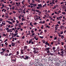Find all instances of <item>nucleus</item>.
<instances>
[{
    "label": "nucleus",
    "mask_w": 66,
    "mask_h": 66,
    "mask_svg": "<svg viewBox=\"0 0 66 66\" xmlns=\"http://www.w3.org/2000/svg\"><path fill=\"white\" fill-rule=\"evenodd\" d=\"M16 5H17V6H19V5H18V3H16Z\"/></svg>",
    "instance_id": "obj_36"
},
{
    "label": "nucleus",
    "mask_w": 66,
    "mask_h": 66,
    "mask_svg": "<svg viewBox=\"0 0 66 66\" xmlns=\"http://www.w3.org/2000/svg\"><path fill=\"white\" fill-rule=\"evenodd\" d=\"M6 51L7 52V53H8L9 52V50H6Z\"/></svg>",
    "instance_id": "obj_32"
},
{
    "label": "nucleus",
    "mask_w": 66,
    "mask_h": 66,
    "mask_svg": "<svg viewBox=\"0 0 66 66\" xmlns=\"http://www.w3.org/2000/svg\"><path fill=\"white\" fill-rule=\"evenodd\" d=\"M64 44V43H63V42H61V45H63Z\"/></svg>",
    "instance_id": "obj_58"
},
{
    "label": "nucleus",
    "mask_w": 66,
    "mask_h": 66,
    "mask_svg": "<svg viewBox=\"0 0 66 66\" xmlns=\"http://www.w3.org/2000/svg\"><path fill=\"white\" fill-rule=\"evenodd\" d=\"M44 32H45V33L46 32H47V30H44Z\"/></svg>",
    "instance_id": "obj_40"
},
{
    "label": "nucleus",
    "mask_w": 66,
    "mask_h": 66,
    "mask_svg": "<svg viewBox=\"0 0 66 66\" xmlns=\"http://www.w3.org/2000/svg\"><path fill=\"white\" fill-rule=\"evenodd\" d=\"M29 26H31L32 27H33V25L32 24V23L30 22V24H29Z\"/></svg>",
    "instance_id": "obj_17"
},
{
    "label": "nucleus",
    "mask_w": 66,
    "mask_h": 66,
    "mask_svg": "<svg viewBox=\"0 0 66 66\" xmlns=\"http://www.w3.org/2000/svg\"><path fill=\"white\" fill-rule=\"evenodd\" d=\"M57 23L59 24H60V23H61V22H60V21H59V22H57Z\"/></svg>",
    "instance_id": "obj_42"
},
{
    "label": "nucleus",
    "mask_w": 66,
    "mask_h": 66,
    "mask_svg": "<svg viewBox=\"0 0 66 66\" xmlns=\"http://www.w3.org/2000/svg\"><path fill=\"white\" fill-rule=\"evenodd\" d=\"M27 51L28 52H29L30 51V50H29V49H27Z\"/></svg>",
    "instance_id": "obj_63"
},
{
    "label": "nucleus",
    "mask_w": 66,
    "mask_h": 66,
    "mask_svg": "<svg viewBox=\"0 0 66 66\" xmlns=\"http://www.w3.org/2000/svg\"><path fill=\"white\" fill-rule=\"evenodd\" d=\"M48 59V61H51V58L50 57H49V58Z\"/></svg>",
    "instance_id": "obj_22"
},
{
    "label": "nucleus",
    "mask_w": 66,
    "mask_h": 66,
    "mask_svg": "<svg viewBox=\"0 0 66 66\" xmlns=\"http://www.w3.org/2000/svg\"><path fill=\"white\" fill-rule=\"evenodd\" d=\"M6 30H9V29L8 28H6Z\"/></svg>",
    "instance_id": "obj_53"
},
{
    "label": "nucleus",
    "mask_w": 66,
    "mask_h": 66,
    "mask_svg": "<svg viewBox=\"0 0 66 66\" xmlns=\"http://www.w3.org/2000/svg\"><path fill=\"white\" fill-rule=\"evenodd\" d=\"M16 54L17 55L19 54V52L18 51H17Z\"/></svg>",
    "instance_id": "obj_51"
},
{
    "label": "nucleus",
    "mask_w": 66,
    "mask_h": 66,
    "mask_svg": "<svg viewBox=\"0 0 66 66\" xmlns=\"http://www.w3.org/2000/svg\"><path fill=\"white\" fill-rule=\"evenodd\" d=\"M20 40H19V41H18V43L19 44H20Z\"/></svg>",
    "instance_id": "obj_44"
},
{
    "label": "nucleus",
    "mask_w": 66,
    "mask_h": 66,
    "mask_svg": "<svg viewBox=\"0 0 66 66\" xmlns=\"http://www.w3.org/2000/svg\"><path fill=\"white\" fill-rule=\"evenodd\" d=\"M32 39L30 40L29 41V42H28V44H30L32 42Z\"/></svg>",
    "instance_id": "obj_6"
},
{
    "label": "nucleus",
    "mask_w": 66,
    "mask_h": 66,
    "mask_svg": "<svg viewBox=\"0 0 66 66\" xmlns=\"http://www.w3.org/2000/svg\"><path fill=\"white\" fill-rule=\"evenodd\" d=\"M21 51V53L22 54H23V50L21 49L20 50Z\"/></svg>",
    "instance_id": "obj_7"
},
{
    "label": "nucleus",
    "mask_w": 66,
    "mask_h": 66,
    "mask_svg": "<svg viewBox=\"0 0 66 66\" xmlns=\"http://www.w3.org/2000/svg\"><path fill=\"white\" fill-rule=\"evenodd\" d=\"M11 62L12 63L15 62H16V60H11Z\"/></svg>",
    "instance_id": "obj_9"
},
{
    "label": "nucleus",
    "mask_w": 66,
    "mask_h": 66,
    "mask_svg": "<svg viewBox=\"0 0 66 66\" xmlns=\"http://www.w3.org/2000/svg\"><path fill=\"white\" fill-rule=\"evenodd\" d=\"M61 53H60L59 52H58V54H59L61 55V56H63V54H61Z\"/></svg>",
    "instance_id": "obj_15"
},
{
    "label": "nucleus",
    "mask_w": 66,
    "mask_h": 66,
    "mask_svg": "<svg viewBox=\"0 0 66 66\" xmlns=\"http://www.w3.org/2000/svg\"><path fill=\"white\" fill-rule=\"evenodd\" d=\"M2 52H5L6 51V50L4 48H2Z\"/></svg>",
    "instance_id": "obj_10"
},
{
    "label": "nucleus",
    "mask_w": 66,
    "mask_h": 66,
    "mask_svg": "<svg viewBox=\"0 0 66 66\" xmlns=\"http://www.w3.org/2000/svg\"><path fill=\"white\" fill-rule=\"evenodd\" d=\"M24 56H25V57L26 58H23V59H24L25 60H28L29 59V56H27V55H24Z\"/></svg>",
    "instance_id": "obj_1"
},
{
    "label": "nucleus",
    "mask_w": 66,
    "mask_h": 66,
    "mask_svg": "<svg viewBox=\"0 0 66 66\" xmlns=\"http://www.w3.org/2000/svg\"><path fill=\"white\" fill-rule=\"evenodd\" d=\"M46 51V52H47V53H49V52H50V51L49 50H46L45 51Z\"/></svg>",
    "instance_id": "obj_18"
},
{
    "label": "nucleus",
    "mask_w": 66,
    "mask_h": 66,
    "mask_svg": "<svg viewBox=\"0 0 66 66\" xmlns=\"http://www.w3.org/2000/svg\"><path fill=\"white\" fill-rule=\"evenodd\" d=\"M8 23L11 25H13V23L11 22H10L9 21Z\"/></svg>",
    "instance_id": "obj_13"
},
{
    "label": "nucleus",
    "mask_w": 66,
    "mask_h": 66,
    "mask_svg": "<svg viewBox=\"0 0 66 66\" xmlns=\"http://www.w3.org/2000/svg\"><path fill=\"white\" fill-rule=\"evenodd\" d=\"M16 60L15 59V58L12 57L11 58V60Z\"/></svg>",
    "instance_id": "obj_5"
},
{
    "label": "nucleus",
    "mask_w": 66,
    "mask_h": 66,
    "mask_svg": "<svg viewBox=\"0 0 66 66\" xmlns=\"http://www.w3.org/2000/svg\"><path fill=\"white\" fill-rule=\"evenodd\" d=\"M31 44H32V45L34 44H35L34 43V42H31Z\"/></svg>",
    "instance_id": "obj_35"
},
{
    "label": "nucleus",
    "mask_w": 66,
    "mask_h": 66,
    "mask_svg": "<svg viewBox=\"0 0 66 66\" xmlns=\"http://www.w3.org/2000/svg\"><path fill=\"white\" fill-rule=\"evenodd\" d=\"M38 65H39V66H41V64H38Z\"/></svg>",
    "instance_id": "obj_64"
},
{
    "label": "nucleus",
    "mask_w": 66,
    "mask_h": 66,
    "mask_svg": "<svg viewBox=\"0 0 66 66\" xmlns=\"http://www.w3.org/2000/svg\"><path fill=\"white\" fill-rule=\"evenodd\" d=\"M50 49V47L46 48H45V51H46L49 50Z\"/></svg>",
    "instance_id": "obj_3"
},
{
    "label": "nucleus",
    "mask_w": 66,
    "mask_h": 66,
    "mask_svg": "<svg viewBox=\"0 0 66 66\" xmlns=\"http://www.w3.org/2000/svg\"><path fill=\"white\" fill-rule=\"evenodd\" d=\"M37 52L36 51V50H34V51H33V52L34 53H36V52Z\"/></svg>",
    "instance_id": "obj_28"
},
{
    "label": "nucleus",
    "mask_w": 66,
    "mask_h": 66,
    "mask_svg": "<svg viewBox=\"0 0 66 66\" xmlns=\"http://www.w3.org/2000/svg\"><path fill=\"white\" fill-rule=\"evenodd\" d=\"M30 5L31 6V5H32V6H36V5L35 4H32L31 3V4H30Z\"/></svg>",
    "instance_id": "obj_12"
},
{
    "label": "nucleus",
    "mask_w": 66,
    "mask_h": 66,
    "mask_svg": "<svg viewBox=\"0 0 66 66\" xmlns=\"http://www.w3.org/2000/svg\"><path fill=\"white\" fill-rule=\"evenodd\" d=\"M43 60H45V61L46 60V59L45 58H43Z\"/></svg>",
    "instance_id": "obj_56"
},
{
    "label": "nucleus",
    "mask_w": 66,
    "mask_h": 66,
    "mask_svg": "<svg viewBox=\"0 0 66 66\" xmlns=\"http://www.w3.org/2000/svg\"><path fill=\"white\" fill-rule=\"evenodd\" d=\"M61 33H60V34H63V31H61Z\"/></svg>",
    "instance_id": "obj_41"
},
{
    "label": "nucleus",
    "mask_w": 66,
    "mask_h": 66,
    "mask_svg": "<svg viewBox=\"0 0 66 66\" xmlns=\"http://www.w3.org/2000/svg\"><path fill=\"white\" fill-rule=\"evenodd\" d=\"M33 24L34 25H36L37 24V23H33Z\"/></svg>",
    "instance_id": "obj_43"
},
{
    "label": "nucleus",
    "mask_w": 66,
    "mask_h": 66,
    "mask_svg": "<svg viewBox=\"0 0 66 66\" xmlns=\"http://www.w3.org/2000/svg\"><path fill=\"white\" fill-rule=\"evenodd\" d=\"M12 55V53H11L10 54H9V56H10L11 55Z\"/></svg>",
    "instance_id": "obj_30"
},
{
    "label": "nucleus",
    "mask_w": 66,
    "mask_h": 66,
    "mask_svg": "<svg viewBox=\"0 0 66 66\" xmlns=\"http://www.w3.org/2000/svg\"><path fill=\"white\" fill-rule=\"evenodd\" d=\"M61 39H63V38H64V37H63V36L62 35H61Z\"/></svg>",
    "instance_id": "obj_20"
},
{
    "label": "nucleus",
    "mask_w": 66,
    "mask_h": 66,
    "mask_svg": "<svg viewBox=\"0 0 66 66\" xmlns=\"http://www.w3.org/2000/svg\"><path fill=\"white\" fill-rule=\"evenodd\" d=\"M61 53V54H63L64 53L63 52V51L61 52V53Z\"/></svg>",
    "instance_id": "obj_25"
},
{
    "label": "nucleus",
    "mask_w": 66,
    "mask_h": 66,
    "mask_svg": "<svg viewBox=\"0 0 66 66\" xmlns=\"http://www.w3.org/2000/svg\"><path fill=\"white\" fill-rule=\"evenodd\" d=\"M44 66V65L43 64H41V66Z\"/></svg>",
    "instance_id": "obj_60"
},
{
    "label": "nucleus",
    "mask_w": 66,
    "mask_h": 66,
    "mask_svg": "<svg viewBox=\"0 0 66 66\" xmlns=\"http://www.w3.org/2000/svg\"><path fill=\"white\" fill-rule=\"evenodd\" d=\"M39 37L41 38H42V39H43V37H41V36H39Z\"/></svg>",
    "instance_id": "obj_34"
},
{
    "label": "nucleus",
    "mask_w": 66,
    "mask_h": 66,
    "mask_svg": "<svg viewBox=\"0 0 66 66\" xmlns=\"http://www.w3.org/2000/svg\"><path fill=\"white\" fill-rule=\"evenodd\" d=\"M57 50H58V51H60V48L59 47V46H58L57 47Z\"/></svg>",
    "instance_id": "obj_23"
},
{
    "label": "nucleus",
    "mask_w": 66,
    "mask_h": 66,
    "mask_svg": "<svg viewBox=\"0 0 66 66\" xmlns=\"http://www.w3.org/2000/svg\"><path fill=\"white\" fill-rule=\"evenodd\" d=\"M3 20V19H0V21H2V20Z\"/></svg>",
    "instance_id": "obj_57"
},
{
    "label": "nucleus",
    "mask_w": 66,
    "mask_h": 66,
    "mask_svg": "<svg viewBox=\"0 0 66 66\" xmlns=\"http://www.w3.org/2000/svg\"><path fill=\"white\" fill-rule=\"evenodd\" d=\"M18 26V24H15V27H16L17 26Z\"/></svg>",
    "instance_id": "obj_62"
},
{
    "label": "nucleus",
    "mask_w": 66,
    "mask_h": 66,
    "mask_svg": "<svg viewBox=\"0 0 66 66\" xmlns=\"http://www.w3.org/2000/svg\"><path fill=\"white\" fill-rule=\"evenodd\" d=\"M52 3V4H55V2H54V1H53L52 2V3Z\"/></svg>",
    "instance_id": "obj_46"
},
{
    "label": "nucleus",
    "mask_w": 66,
    "mask_h": 66,
    "mask_svg": "<svg viewBox=\"0 0 66 66\" xmlns=\"http://www.w3.org/2000/svg\"><path fill=\"white\" fill-rule=\"evenodd\" d=\"M9 56L8 54L6 53V54H5V56Z\"/></svg>",
    "instance_id": "obj_19"
},
{
    "label": "nucleus",
    "mask_w": 66,
    "mask_h": 66,
    "mask_svg": "<svg viewBox=\"0 0 66 66\" xmlns=\"http://www.w3.org/2000/svg\"><path fill=\"white\" fill-rule=\"evenodd\" d=\"M38 6L39 8H41L42 7V4H38Z\"/></svg>",
    "instance_id": "obj_4"
},
{
    "label": "nucleus",
    "mask_w": 66,
    "mask_h": 66,
    "mask_svg": "<svg viewBox=\"0 0 66 66\" xmlns=\"http://www.w3.org/2000/svg\"><path fill=\"white\" fill-rule=\"evenodd\" d=\"M33 50H38V49L37 48H36L35 47H33Z\"/></svg>",
    "instance_id": "obj_8"
},
{
    "label": "nucleus",
    "mask_w": 66,
    "mask_h": 66,
    "mask_svg": "<svg viewBox=\"0 0 66 66\" xmlns=\"http://www.w3.org/2000/svg\"><path fill=\"white\" fill-rule=\"evenodd\" d=\"M12 46H14V45H15V44L12 42Z\"/></svg>",
    "instance_id": "obj_11"
},
{
    "label": "nucleus",
    "mask_w": 66,
    "mask_h": 66,
    "mask_svg": "<svg viewBox=\"0 0 66 66\" xmlns=\"http://www.w3.org/2000/svg\"><path fill=\"white\" fill-rule=\"evenodd\" d=\"M16 21L17 23H19V22L18 21H17V20H16Z\"/></svg>",
    "instance_id": "obj_52"
},
{
    "label": "nucleus",
    "mask_w": 66,
    "mask_h": 66,
    "mask_svg": "<svg viewBox=\"0 0 66 66\" xmlns=\"http://www.w3.org/2000/svg\"><path fill=\"white\" fill-rule=\"evenodd\" d=\"M14 6H12V8H11L13 10H14Z\"/></svg>",
    "instance_id": "obj_49"
},
{
    "label": "nucleus",
    "mask_w": 66,
    "mask_h": 66,
    "mask_svg": "<svg viewBox=\"0 0 66 66\" xmlns=\"http://www.w3.org/2000/svg\"><path fill=\"white\" fill-rule=\"evenodd\" d=\"M42 22H42V24H44L45 23V21H43Z\"/></svg>",
    "instance_id": "obj_26"
},
{
    "label": "nucleus",
    "mask_w": 66,
    "mask_h": 66,
    "mask_svg": "<svg viewBox=\"0 0 66 66\" xmlns=\"http://www.w3.org/2000/svg\"><path fill=\"white\" fill-rule=\"evenodd\" d=\"M2 6L3 7H4V4H2Z\"/></svg>",
    "instance_id": "obj_54"
},
{
    "label": "nucleus",
    "mask_w": 66,
    "mask_h": 66,
    "mask_svg": "<svg viewBox=\"0 0 66 66\" xmlns=\"http://www.w3.org/2000/svg\"><path fill=\"white\" fill-rule=\"evenodd\" d=\"M24 0H23V2H22V4L23 5H24Z\"/></svg>",
    "instance_id": "obj_24"
},
{
    "label": "nucleus",
    "mask_w": 66,
    "mask_h": 66,
    "mask_svg": "<svg viewBox=\"0 0 66 66\" xmlns=\"http://www.w3.org/2000/svg\"><path fill=\"white\" fill-rule=\"evenodd\" d=\"M18 34V33L14 34V35H13V36H14V37H15Z\"/></svg>",
    "instance_id": "obj_16"
},
{
    "label": "nucleus",
    "mask_w": 66,
    "mask_h": 66,
    "mask_svg": "<svg viewBox=\"0 0 66 66\" xmlns=\"http://www.w3.org/2000/svg\"><path fill=\"white\" fill-rule=\"evenodd\" d=\"M35 35V33H32V36L33 37V35Z\"/></svg>",
    "instance_id": "obj_47"
},
{
    "label": "nucleus",
    "mask_w": 66,
    "mask_h": 66,
    "mask_svg": "<svg viewBox=\"0 0 66 66\" xmlns=\"http://www.w3.org/2000/svg\"><path fill=\"white\" fill-rule=\"evenodd\" d=\"M43 33V31H42L40 32V34L42 35V34Z\"/></svg>",
    "instance_id": "obj_59"
},
{
    "label": "nucleus",
    "mask_w": 66,
    "mask_h": 66,
    "mask_svg": "<svg viewBox=\"0 0 66 66\" xmlns=\"http://www.w3.org/2000/svg\"><path fill=\"white\" fill-rule=\"evenodd\" d=\"M57 6H54V8H52V9H56V8H57Z\"/></svg>",
    "instance_id": "obj_14"
},
{
    "label": "nucleus",
    "mask_w": 66,
    "mask_h": 66,
    "mask_svg": "<svg viewBox=\"0 0 66 66\" xmlns=\"http://www.w3.org/2000/svg\"><path fill=\"white\" fill-rule=\"evenodd\" d=\"M24 51L25 49H27V48H28V47L27 46H24Z\"/></svg>",
    "instance_id": "obj_2"
},
{
    "label": "nucleus",
    "mask_w": 66,
    "mask_h": 66,
    "mask_svg": "<svg viewBox=\"0 0 66 66\" xmlns=\"http://www.w3.org/2000/svg\"><path fill=\"white\" fill-rule=\"evenodd\" d=\"M13 14V13L12 12H10V13H9V14H10V15H11V14Z\"/></svg>",
    "instance_id": "obj_37"
},
{
    "label": "nucleus",
    "mask_w": 66,
    "mask_h": 66,
    "mask_svg": "<svg viewBox=\"0 0 66 66\" xmlns=\"http://www.w3.org/2000/svg\"><path fill=\"white\" fill-rule=\"evenodd\" d=\"M35 1H36L37 2H39V3H40V0H35Z\"/></svg>",
    "instance_id": "obj_29"
},
{
    "label": "nucleus",
    "mask_w": 66,
    "mask_h": 66,
    "mask_svg": "<svg viewBox=\"0 0 66 66\" xmlns=\"http://www.w3.org/2000/svg\"><path fill=\"white\" fill-rule=\"evenodd\" d=\"M53 50H54L56 49V48L55 47H53Z\"/></svg>",
    "instance_id": "obj_33"
},
{
    "label": "nucleus",
    "mask_w": 66,
    "mask_h": 66,
    "mask_svg": "<svg viewBox=\"0 0 66 66\" xmlns=\"http://www.w3.org/2000/svg\"><path fill=\"white\" fill-rule=\"evenodd\" d=\"M63 27V26H60V28H61V29H62Z\"/></svg>",
    "instance_id": "obj_61"
},
{
    "label": "nucleus",
    "mask_w": 66,
    "mask_h": 66,
    "mask_svg": "<svg viewBox=\"0 0 66 66\" xmlns=\"http://www.w3.org/2000/svg\"><path fill=\"white\" fill-rule=\"evenodd\" d=\"M49 44V43H48V42H45V44Z\"/></svg>",
    "instance_id": "obj_31"
},
{
    "label": "nucleus",
    "mask_w": 66,
    "mask_h": 66,
    "mask_svg": "<svg viewBox=\"0 0 66 66\" xmlns=\"http://www.w3.org/2000/svg\"><path fill=\"white\" fill-rule=\"evenodd\" d=\"M8 44V43L7 42H6L5 43V44L6 45H8V44Z\"/></svg>",
    "instance_id": "obj_38"
},
{
    "label": "nucleus",
    "mask_w": 66,
    "mask_h": 66,
    "mask_svg": "<svg viewBox=\"0 0 66 66\" xmlns=\"http://www.w3.org/2000/svg\"><path fill=\"white\" fill-rule=\"evenodd\" d=\"M43 25L42 26V27H41V29H43Z\"/></svg>",
    "instance_id": "obj_48"
},
{
    "label": "nucleus",
    "mask_w": 66,
    "mask_h": 66,
    "mask_svg": "<svg viewBox=\"0 0 66 66\" xmlns=\"http://www.w3.org/2000/svg\"><path fill=\"white\" fill-rule=\"evenodd\" d=\"M62 14L63 15H65V12H62Z\"/></svg>",
    "instance_id": "obj_21"
},
{
    "label": "nucleus",
    "mask_w": 66,
    "mask_h": 66,
    "mask_svg": "<svg viewBox=\"0 0 66 66\" xmlns=\"http://www.w3.org/2000/svg\"><path fill=\"white\" fill-rule=\"evenodd\" d=\"M35 11H36V12H37L38 13V12H40V11H39V10H35Z\"/></svg>",
    "instance_id": "obj_27"
},
{
    "label": "nucleus",
    "mask_w": 66,
    "mask_h": 66,
    "mask_svg": "<svg viewBox=\"0 0 66 66\" xmlns=\"http://www.w3.org/2000/svg\"><path fill=\"white\" fill-rule=\"evenodd\" d=\"M59 25H58V24H57V25H56V26H55V27H58Z\"/></svg>",
    "instance_id": "obj_45"
},
{
    "label": "nucleus",
    "mask_w": 66,
    "mask_h": 66,
    "mask_svg": "<svg viewBox=\"0 0 66 66\" xmlns=\"http://www.w3.org/2000/svg\"><path fill=\"white\" fill-rule=\"evenodd\" d=\"M32 11H33V12H35V10H34V9H33V8L32 9V10H31Z\"/></svg>",
    "instance_id": "obj_50"
},
{
    "label": "nucleus",
    "mask_w": 66,
    "mask_h": 66,
    "mask_svg": "<svg viewBox=\"0 0 66 66\" xmlns=\"http://www.w3.org/2000/svg\"><path fill=\"white\" fill-rule=\"evenodd\" d=\"M31 33H33L34 32V31H33V30H32L31 31Z\"/></svg>",
    "instance_id": "obj_55"
},
{
    "label": "nucleus",
    "mask_w": 66,
    "mask_h": 66,
    "mask_svg": "<svg viewBox=\"0 0 66 66\" xmlns=\"http://www.w3.org/2000/svg\"><path fill=\"white\" fill-rule=\"evenodd\" d=\"M7 40H8V39H6L5 40V41H4V43H5V42H7Z\"/></svg>",
    "instance_id": "obj_39"
}]
</instances>
